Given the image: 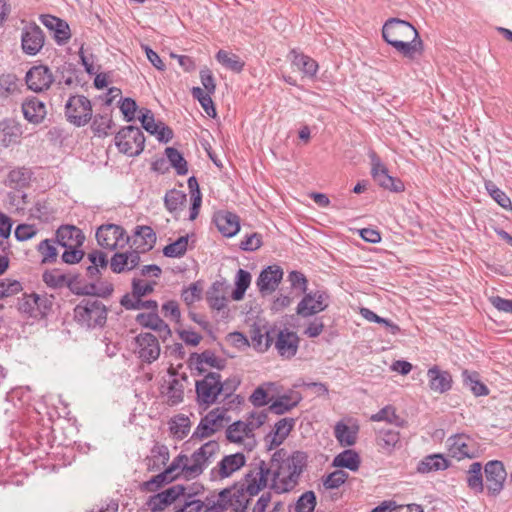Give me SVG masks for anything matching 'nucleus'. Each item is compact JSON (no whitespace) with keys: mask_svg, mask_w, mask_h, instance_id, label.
<instances>
[{"mask_svg":"<svg viewBox=\"0 0 512 512\" xmlns=\"http://www.w3.org/2000/svg\"><path fill=\"white\" fill-rule=\"evenodd\" d=\"M206 298L209 306L212 309H216L218 311L224 309L228 301L223 291L222 284L218 282L214 283L210 287V289L207 291Z\"/></svg>","mask_w":512,"mask_h":512,"instance_id":"obj_44","label":"nucleus"},{"mask_svg":"<svg viewBox=\"0 0 512 512\" xmlns=\"http://www.w3.org/2000/svg\"><path fill=\"white\" fill-rule=\"evenodd\" d=\"M384 41L410 60L423 53V41L416 28L399 18H389L382 27Z\"/></svg>","mask_w":512,"mask_h":512,"instance_id":"obj_2","label":"nucleus"},{"mask_svg":"<svg viewBox=\"0 0 512 512\" xmlns=\"http://www.w3.org/2000/svg\"><path fill=\"white\" fill-rule=\"evenodd\" d=\"M213 220L219 232L225 237H233L240 230L239 217L230 211L221 210L216 212Z\"/></svg>","mask_w":512,"mask_h":512,"instance_id":"obj_25","label":"nucleus"},{"mask_svg":"<svg viewBox=\"0 0 512 512\" xmlns=\"http://www.w3.org/2000/svg\"><path fill=\"white\" fill-rule=\"evenodd\" d=\"M485 188L489 195L493 198L495 202H497L502 208L508 209L512 207V203L510 198L499 189L492 181H487L485 183Z\"/></svg>","mask_w":512,"mask_h":512,"instance_id":"obj_55","label":"nucleus"},{"mask_svg":"<svg viewBox=\"0 0 512 512\" xmlns=\"http://www.w3.org/2000/svg\"><path fill=\"white\" fill-rule=\"evenodd\" d=\"M188 184L191 189V201H192L189 219L191 221H193L197 218V216L199 214V209L201 206L202 199H201V194L198 189V184H197L196 179L194 177H191L188 180Z\"/></svg>","mask_w":512,"mask_h":512,"instance_id":"obj_53","label":"nucleus"},{"mask_svg":"<svg viewBox=\"0 0 512 512\" xmlns=\"http://www.w3.org/2000/svg\"><path fill=\"white\" fill-rule=\"evenodd\" d=\"M372 422H386L397 427H403L405 422L396 414V409L392 405H387L377 413L370 416Z\"/></svg>","mask_w":512,"mask_h":512,"instance_id":"obj_42","label":"nucleus"},{"mask_svg":"<svg viewBox=\"0 0 512 512\" xmlns=\"http://www.w3.org/2000/svg\"><path fill=\"white\" fill-rule=\"evenodd\" d=\"M169 449L165 445H155L146 458V467L149 471H159L169 461Z\"/></svg>","mask_w":512,"mask_h":512,"instance_id":"obj_34","label":"nucleus"},{"mask_svg":"<svg viewBox=\"0 0 512 512\" xmlns=\"http://www.w3.org/2000/svg\"><path fill=\"white\" fill-rule=\"evenodd\" d=\"M186 201V195L179 190L173 189L166 193L164 202L170 212L178 211Z\"/></svg>","mask_w":512,"mask_h":512,"instance_id":"obj_54","label":"nucleus"},{"mask_svg":"<svg viewBox=\"0 0 512 512\" xmlns=\"http://www.w3.org/2000/svg\"><path fill=\"white\" fill-rule=\"evenodd\" d=\"M38 251L42 256V263H53L56 261L58 252L55 244L51 240L45 239L41 241L38 245Z\"/></svg>","mask_w":512,"mask_h":512,"instance_id":"obj_57","label":"nucleus"},{"mask_svg":"<svg viewBox=\"0 0 512 512\" xmlns=\"http://www.w3.org/2000/svg\"><path fill=\"white\" fill-rule=\"evenodd\" d=\"M177 479L174 471L172 470L171 464L159 474L153 476L150 480L145 481L141 488L146 492H156L165 484L172 482Z\"/></svg>","mask_w":512,"mask_h":512,"instance_id":"obj_37","label":"nucleus"},{"mask_svg":"<svg viewBox=\"0 0 512 512\" xmlns=\"http://www.w3.org/2000/svg\"><path fill=\"white\" fill-rule=\"evenodd\" d=\"M42 278L44 283L51 288L62 287L66 282V276L58 270L45 271Z\"/></svg>","mask_w":512,"mask_h":512,"instance_id":"obj_63","label":"nucleus"},{"mask_svg":"<svg viewBox=\"0 0 512 512\" xmlns=\"http://www.w3.org/2000/svg\"><path fill=\"white\" fill-rule=\"evenodd\" d=\"M277 339L275 341V348L277 349L279 355L281 357L290 359L297 353L299 338L296 333L282 330L277 334Z\"/></svg>","mask_w":512,"mask_h":512,"instance_id":"obj_27","label":"nucleus"},{"mask_svg":"<svg viewBox=\"0 0 512 512\" xmlns=\"http://www.w3.org/2000/svg\"><path fill=\"white\" fill-rule=\"evenodd\" d=\"M316 506V496L314 492H305L296 503V512H313Z\"/></svg>","mask_w":512,"mask_h":512,"instance_id":"obj_61","label":"nucleus"},{"mask_svg":"<svg viewBox=\"0 0 512 512\" xmlns=\"http://www.w3.org/2000/svg\"><path fill=\"white\" fill-rule=\"evenodd\" d=\"M486 486L489 492L498 494L506 479L507 473L500 461H490L485 466Z\"/></svg>","mask_w":512,"mask_h":512,"instance_id":"obj_24","label":"nucleus"},{"mask_svg":"<svg viewBox=\"0 0 512 512\" xmlns=\"http://www.w3.org/2000/svg\"><path fill=\"white\" fill-rule=\"evenodd\" d=\"M229 421L230 418L227 416V411L225 409L215 408L201 419L192 435V438H208L221 430Z\"/></svg>","mask_w":512,"mask_h":512,"instance_id":"obj_10","label":"nucleus"},{"mask_svg":"<svg viewBox=\"0 0 512 512\" xmlns=\"http://www.w3.org/2000/svg\"><path fill=\"white\" fill-rule=\"evenodd\" d=\"M98 244L108 250L123 249L130 241L123 227L116 224L101 225L96 231Z\"/></svg>","mask_w":512,"mask_h":512,"instance_id":"obj_8","label":"nucleus"},{"mask_svg":"<svg viewBox=\"0 0 512 512\" xmlns=\"http://www.w3.org/2000/svg\"><path fill=\"white\" fill-rule=\"evenodd\" d=\"M49 308V300L36 293L24 294L18 299V310L27 318L41 319L46 316Z\"/></svg>","mask_w":512,"mask_h":512,"instance_id":"obj_12","label":"nucleus"},{"mask_svg":"<svg viewBox=\"0 0 512 512\" xmlns=\"http://www.w3.org/2000/svg\"><path fill=\"white\" fill-rule=\"evenodd\" d=\"M464 384L469 387L475 396H486L489 394L487 386L479 380L477 373H470L465 370L462 373Z\"/></svg>","mask_w":512,"mask_h":512,"instance_id":"obj_49","label":"nucleus"},{"mask_svg":"<svg viewBox=\"0 0 512 512\" xmlns=\"http://www.w3.org/2000/svg\"><path fill=\"white\" fill-rule=\"evenodd\" d=\"M359 427L357 425H347L343 422H338L334 428L335 438L341 446L348 447L356 443Z\"/></svg>","mask_w":512,"mask_h":512,"instance_id":"obj_35","label":"nucleus"},{"mask_svg":"<svg viewBox=\"0 0 512 512\" xmlns=\"http://www.w3.org/2000/svg\"><path fill=\"white\" fill-rule=\"evenodd\" d=\"M427 376L429 378V387L437 393H445L451 389L452 377L449 372L440 370L437 366L431 367Z\"/></svg>","mask_w":512,"mask_h":512,"instance_id":"obj_33","label":"nucleus"},{"mask_svg":"<svg viewBox=\"0 0 512 512\" xmlns=\"http://www.w3.org/2000/svg\"><path fill=\"white\" fill-rule=\"evenodd\" d=\"M361 460L357 452L351 449L344 450L339 453L332 462V466L336 468H346L351 471L359 469Z\"/></svg>","mask_w":512,"mask_h":512,"instance_id":"obj_40","label":"nucleus"},{"mask_svg":"<svg viewBox=\"0 0 512 512\" xmlns=\"http://www.w3.org/2000/svg\"><path fill=\"white\" fill-rule=\"evenodd\" d=\"M251 282V275L248 271L239 269L236 275V288L232 293V298L236 301L244 297L245 291Z\"/></svg>","mask_w":512,"mask_h":512,"instance_id":"obj_52","label":"nucleus"},{"mask_svg":"<svg viewBox=\"0 0 512 512\" xmlns=\"http://www.w3.org/2000/svg\"><path fill=\"white\" fill-rule=\"evenodd\" d=\"M139 120L142 127L151 135H155L160 142L167 143L172 137V130L163 122L155 121L154 114L149 109L140 110Z\"/></svg>","mask_w":512,"mask_h":512,"instance_id":"obj_16","label":"nucleus"},{"mask_svg":"<svg viewBox=\"0 0 512 512\" xmlns=\"http://www.w3.org/2000/svg\"><path fill=\"white\" fill-rule=\"evenodd\" d=\"M186 380L187 376L182 375L180 378L174 377L169 381L165 396L170 405H177L183 401Z\"/></svg>","mask_w":512,"mask_h":512,"instance_id":"obj_36","label":"nucleus"},{"mask_svg":"<svg viewBox=\"0 0 512 512\" xmlns=\"http://www.w3.org/2000/svg\"><path fill=\"white\" fill-rule=\"evenodd\" d=\"M301 399L302 396L299 392L290 391L288 394L282 395L275 400L270 406V409L276 414H284L297 406Z\"/></svg>","mask_w":512,"mask_h":512,"instance_id":"obj_39","label":"nucleus"},{"mask_svg":"<svg viewBox=\"0 0 512 512\" xmlns=\"http://www.w3.org/2000/svg\"><path fill=\"white\" fill-rule=\"evenodd\" d=\"M121 304L126 309L147 308V309L155 310L157 308L156 301H153V300L142 301L141 299H133L129 295H126L122 298Z\"/></svg>","mask_w":512,"mask_h":512,"instance_id":"obj_62","label":"nucleus"},{"mask_svg":"<svg viewBox=\"0 0 512 512\" xmlns=\"http://www.w3.org/2000/svg\"><path fill=\"white\" fill-rule=\"evenodd\" d=\"M216 59L225 68L233 72H241L244 67V62L239 56L225 50H219L216 54Z\"/></svg>","mask_w":512,"mask_h":512,"instance_id":"obj_48","label":"nucleus"},{"mask_svg":"<svg viewBox=\"0 0 512 512\" xmlns=\"http://www.w3.org/2000/svg\"><path fill=\"white\" fill-rule=\"evenodd\" d=\"M448 467V461L442 454H432L423 458L418 464L417 471L429 473L444 470Z\"/></svg>","mask_w":512,"mask_h":512,"instance_id":"obj_41","label":"nucleus"},{"mask_svg":"<svg viewBox=\"0 0 512 512\" xmlns=\"http://www.w3.org/2000/svg\"><path fill=\"white\" fill-rule=\"evenodd\" d=\"M371 160V174L373 179L383 188L393 192H401L404 190V184L388 174L386 166L375 152L369 154Z\"/></svg>","mask_w":512,"mask_h":512,"instance_id":"obj_15","label":"nucleus"},{"mask_svg":"<svg viewBox=\"0 0 512 512\" xmlns=\"http://www.w3.org/2000/svg\"><path fill=\"white\" fill-rule=\"evenodd\" d=\"M184 494L185 488L182 485H174L151 496L147 505L153 512L162 511L174 503L180 496H184Z\"/></svg>","mask_w":512,"mask_h":512,"instance_id":"obj_19","label":"nucleus"},{"mask_svg":"<svg viewBox=\"0 0 512 512\" xmlns=\"http://www.w3.org/2000/svg\"><path fill=\"white\" fill-rule=\"evenodd\" d=\"M114 142L119 152L134 157L144 150L145 137L140 128L127 126L115 135Z\"/></svg>","mask_w":512,"mask_h":512,"instance_id":"obj_6","label":"nucleus"},{"mask_svg":"<svg viewBox=\"0 0 512 512\" xmlns=\"http://www.w3.org/2000/svg\"><path fill=\"white\" fill-rule=\"evenodd\" d=\"M57 242L62 247H74L79 248L82 246L85 236L82 231L75 226H61L57 230Z\"/></svg>","mask_w":512,"mask_h":512,"instance_id":"obj_31","label":"nucleus"},{"mask_svg":"<svg viewBox=\"0 0 512 512\" xmlns=\"http://www.w3.org/2000/svg\"><path fill=\"white\" fill-rule=\"evenodd\" d=\"M20 93L17 77L13 74L0 76V99H7Z\"/></svg>","mask_w":512,"mask_h":512,"instance_id":"obj_45","label":"nucleus"},{"mask_svg":"<svg viewBox=\"0 0 512 512\" xmlns=\"http://www.w3.org/2000/svg\"><path fill=\"white\" fill-rule=\"evenodd\" d=\"M277 332L266 324L255 323L250 329L251 346L258 352H265L274 341Z\"/></svg>","mask_w":512,"mask_h":512,"instance_id":"obj_20","label":"nucleus"},{"mask_svg":"<svg viewBox=\"0 0 512 512\" xmlns=\"http://www.w3.org/2000/svg\"><path fill=\"white\" fill-rule=\"evenodd\" d=\"M112 124V119L109 116L97 115L92 123V130L95 135L105 137L109 134Z\"/></svg>","mask_w":512,"mask_h":512,"instance_id":"obj_59","label":"nucleus"},{"mask_svg":"<svg viewBox=\"0 0 512 512\" xmlns=\"http://www.w3.org/2000/svg\"><path fill=\"white\" fill-rule=\"evenodd\" d=\"M375 442L381 453L391 455L401 447L400 432L390 428L379 429L376 431Z\"/></svg>","mask_w":512,"mask_h":512,"instance_id":"obj_23","label":"nucleus"},{"mask_svg":"<svg viewBox=\"0 0 512 512\" xmlns=\"http://www.w3.org/2000/svg\"><path fill=\"white\" fill-rule=\"evenodd\" d=\"M282 277L283 270L279 266H268L260 273L257 279V286L260 292H273L282 280Z\"/></svg>","mask_w":512,"mask_h":512,"instance_id":"obj_29","label":"nucleus"},{"mask_svg":"<svg viewBox=\"0 0 512 512\" xmlns=\"http://www.w3.org/2000/svg\"><path fill=\"white\" fill-rule=\"evenodd\" d=\"M139 262L140 256L133 249L126 252H117L111 257L110 268L114 273L120 274L133 270Z\"/></svg>","mask_w":512,"mask_h":512,"instance_id":"obj_28","label":"nucleus"},{"mask_svg":"<svg viewBox=\"0 0 512 512\" xmlns=\"http://www.w3.org/2000/svg\"><path fill=\"white\" fill-rule=\"evenodd\" d=\"M21 40L23 51L29 55H35L43 47L44 35L39 26L30 24L24 27Z\"/></svg>","mask_w":512,"mask_h":512,"instance_id":"obj_21","label":"nucleus"},{"mask_svg":"<svg viewBox=\"0 0 512 512\" xmlns=\"http://www.w3.org/2000/svg\"><path fill=\"white\" fill-rule=\"evenodd\" d=\"M348 478V474L343 470H335L322 479L325 489H337L343 485Z\"/></svg>","mask_w":512,"mask_h":512,"instance_id":"obj_58","label":"nucleus"},{"mask_svg":"<svg viewBox=\"0 0 512 512\" xmlns=\"http://www.w3.org/2000/svg\"><path fill=\"white\" fill-rule=\"evenodd\" d=\"M191 360L196 365V369L201 373L205 372V366L216 368L222 367V360L210 351H205L201 354L193 353L191 355Z\"/></svg>","mask_w":512,"mask_h":512,"instance_id":"obj_46","label":"nucleus"},{"mask_svg":"<svg viewBox=\"0 0 512 512\" xmlns=\"http://www.w3.org/2000/svg\"><path fill=\"white\" fill-rule=\"evenodd\" d=\"M187 246H188V237L182 236V237L178 238L175 242L167 245L163 249V253L167 257H180L186 252Z\"/></svg>","mask_w":512,"mask_h":512,"instance_id":"obj_60","label":"nucleus"},{"mask_svg":"<svg viewBox=\"0 0 512 512\" xmlns=\"http://www.w3.org/2000/svg\"><path fill=\"white\" fill-rule=\"evenodd\" d=\"M65 116L77 127L86 125L92 118L90 100L82 95L71 96L65 104Z\"/></svg>","mask_w":512,"mask_h":512,"instance_id":"obj_7","label":"nucleus"},{"mask_svg":"<svg viewBox=\"0 0 512 512\" xmlns=\"http://www.w3.org/2000/svg\"><path fill=\"white\" fill-rule=\"evenodd\" d=\"M131 239V247L140 254L150 251L154 247L156 234L150 226H137Z\"/></svg>","mask_w":512,"mask_h":512,"instance_id":"obj_26","label":"nucleus"},{"mask_svg":"<svg viewBox=\"0 0 512 512\" xmlns=\"http://www.w3.org/2000/svg\"><path fill=\"white\" fill-rule=\"evenodd\" d=\"M167 159L179 175H186L188 172L187 161L182 154L173 147H168L165 150Z\"/></svg>","mask_w":512,"mask_h":512,"instance_id":"obj_51","label":"nucleus"},{"mask_svg":"<svg viewBox=\"0 0 512 512\" xmlns=\"http://www.w3.org/2000/svg\"><path fill=\"white\" fill-rule=\"evenodd\" d=\"M27 87L34 92H42L47 90L54 81V77L50 69L46 66H34L26 73Z\"/></svg>","mask_w":512,"mask_h":512,"instance_id":"obj_17","label":"nucleus"},{"mask_svg":"<svg viewBox=\"0 0 512 512\" xmlns=\"http://www.w3.org/2000/svg\"><path fill=\"white\" fill-rule=\"evenodd\" d=\"M169 429L176 439L181 440L190 432V420L183 414L176 415L170 420Z\"/></svg>","mask_w":512,"mask_h":512,"instance_id":"obj_47","label":"nucleus"},{"mask_svg":"<svg viewBox=\"0 0 512 512\" xmlns=\"http://www.w3.org/2000/svg\"><path fill=\"white\" fill-rule=\"evenodd\" d=\"M134 353L146 363L156 361L160 356V344L156 336L151 333H140L134 338Z\"/></svg>","mask_w":512,"mask_h":512,"instance_id":"obj_14","label":"nucleus"},{"mask_svg":"<svg viewBox=\"0 0 512 512\" xmlns=\"http://www.w3.org/2000/svg\"><path fill=\"white\" fill-rule=\"evenodd\" d=\"M74 318L88 328L102 326L107 319V309L98 299H83L74 309Z\"/></svg>","mask_w":512,"mask_h":512,"instance_id":"obj_5","label":"nucleus"},{"mask_svg":"<svg viewBox=\"0 0 512 512\" xmlns=\"http://www.w3.org/2000/svg\"><path fill=\"white\" fill-rule=\"evenodd\" d=\"M291 62L294 67L301 71L305 76L313 77L318 70L317 62L311 57L296 51L291 52Z\"/></svg>","mask_w":512,"mask_h":512,"instance_id":"obj_38","label":"nucleus"},{"mask_svg":"<svg viewBox=\"0 0 512 512\" xmlns=\"http://www.w3.org/2000/svg\"><path fill=\"white\" fill-rule=\"evenodd\" d=\"M268 479L266 465L261 462L259 466L245 476L244 483L240 487H243L245 493L250 497H254L267 486Z\"/></svg>","mask_w":512,"mask_h":512,"instance_id":"obj_18","label":"nucleus"},{"mask_svg":"<svg viewBox=\"0 0 512 512\" xmlns=\"http://www.w3.org/2000/svg\"><path fill=\"white\" fill-rule=\"evenodd\" d=\"M330 303V296L325 290L305 292L296 308L297 315L306 318L326 310Z\"/></svg>","mask_w":512,"mask_h":512,"instance_id":"obj_9","label":"nucleus"},{"mask_svg":"<svg viewBox=\"0 0 512 512\" xmlns=\"http://www.w3.org/2000/svg\"><path fill=\"white\" fill-rule=\"evenodd\" d=\"M246 464V457L243 453L237 452L234 454L225 455L217 464L210 470V479L212 481H221L231 477L234 473L239 471Z\"/></svg>","mask_w":512,"mask_h":512,"instance_id":"obj_13","label":"nucleus"},{"mask_svg":"<svg viewBox=\"0 0 512 512\" xmlns=\"http://www.w3.org/2000/svg\"><path fill=\"white\" fill-rule=\"evenodd\" d=\"M23 131L21 124L12 118L0 121V145L8 148L21 141Z\"/></svg>","mask_w":512,"mask_h":512,"instance_id":"obj_22","label":"nucleus"},{"mask_svg":"<svg viewBox=\"0 0 512 512\" xmlns=\"http://www.w3.org/2000/svg\"><path fill=\"white\" fill-rule=\"evenodd\" d=\"M307 458V454L302 451H295L288 457L282 449L275 452L269 466H266L268 478L271 477V488L277 493L294 489L306 466Z\"/></svg>","mask_w":512,"mask_h":512,"instance_id":"obj_1","label":"nucleus"},{"mask_svg":"<svg viewBox=\"0 0 512 512\" xmlns=\"http://www.w3.org/2000/svg\"><path fill=\"white\" fill-rule=\"evenodd\" d=\"M446 444L449 455L458 460L476 458L479 454L477 442L464 433L449 437Z\"/></svg>","mask_w":512,"mask_h":512,"instance_id":"obj_11","label":"nucleus"},{"mask_svg":"<svg viewBox=\"0 0 512 512\" xmlns=\"http://www.w3.org/2000/svg\"><path fill=\"white\" fill-rule=\"evenodd\" d=\"M22 112L24 118L33 124L41 123L47 114L45 104L36 97L28 98L22 103Z\"/></svg>","mask_w":512,"mask_h":512,"instance_id":"obj_32","label":"nucleus"},{"mask_svg":"<svg viewBox=\"0 0 512 512\" xmlns=\"http://www.w3.org/2000/svg\"><path fill=\"white\" fill-rule=\"evenodd\" d=\"M22 289L20 282L10 279L0 280V299L17 294Z\"/></svg>","mask_w":512,"mask_h":512,"instance_id":"obj_64","label":"nucleus"},{"mask_svg":"<svg viewBox=\"0 0 512 512\" xmlns=\"http://www.w3.org/2000/svg\"><path fill=\"white\" fill-rule=\"evenodd\" d=\"M482 466L478 462H474L470 465V468L468 470V477H467V483L468 486L471 489H474L475 491H482L483 490V481H482V474H481Z\"/></svg>","mask_w":512,"mask_h":512,"instance_id":"obj_56","label":"nucleus"},{"mask_svg":"<svg viewBox=\"0 0 512 512\" xmlns=\"http://www.w3.org/2000/svg\"><path fill=\"white\" fill-rule=\"evenodd\" d=\"M195 389L198 404L207 408L215 404L220 396H230L234 387H229L227 382H223L219 373L209 372L196 381Z\"/></svg>","mask_w":512,"mask_h":512,"instance_id":"obj_4","label":"nucleus"},{"mask_svg":"<svg viewBox=\"0 0 512 512\" xmlns=\"http://www.w3.org/2000/svg\"><path fill=\"white\" fill-rule=\"evenodd\" d=\"M253 434L250 431L246 421H236L228 426L226 429V437L230 442L241 443L244 439L251 437Z\"/></svg>","mask_w":512,"mask_h":512,"instance_id":"obj_43","label":"nucleus"},{"mask_svg":"<svg viewBox=\"0 0 512 512\" xmlns=\"http://www.w3.org/2000/svg\"><path fill=\"white\" fill-rule=\"evenodd\" d=\"M136 321L139 325L150 328L159 334L162 339H167L171 335V330L158 314L154 312L139 313L136 316Z\"/></svg>","mask_w":512,"mask_h":512,"instance_id":"obj_30","label":"nucleus"},{"mask_svg":"<svg viewBox=\"0 0 512 512\" xmlns=\"http://www.w3.org/2000/svg\"><path fill=\"white\" fill-rule=\"evenodd\" d=\"M219 451V443L210 440L195 450L190 456L182 453L179 454L170 464L177 478L195 479L213 462Z\"/></svg>","mask_w":512,"mask_h":512,"instance_id":"obj_3","label":"nucleus"},{"mask_svg":"<svg viewBox=\"0 0 512 512\" xmlns=\"http://www.w3.org/2000/svg\"><path fill=\"white\" fill-rule=\"evenodd\" d=\"M293 427L292 419H281L275 424L274 433L271 436V445L279 446L289 435Z\"/></svg>","mask_w":512,"mask_h":512,"instance_id":"obj_50","label":"nucleus"}]
</instances>
